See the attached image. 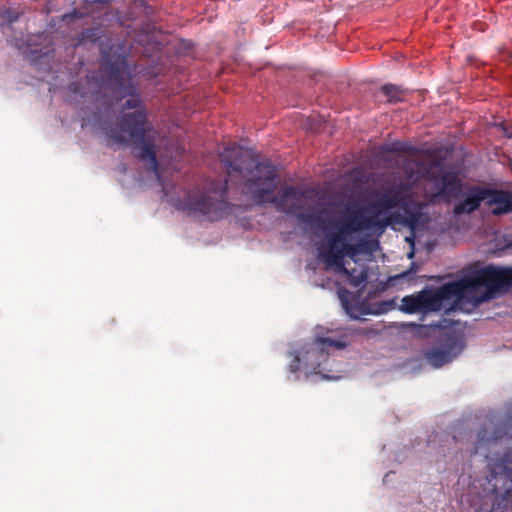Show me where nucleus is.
<instances>
[{"label":"nucleus","instance_id":"obj_21","mask_svg":"<svg viewBox=\"0 0 512 512\" xmlns=\"http://www.w3.org/2000/svg\"><path fill=\"white\" fill-rule=\"evenodd\" d=\"M79 84L78 83H71L70 84V90L74 93H77L79 91Z\"/></svg>","mask_w":512,"mask_h":512},{"label":"nucleus","instance_id":"obj_19","mask_svg":"<svg viewBox=\"0 0 512 512\" xmlns=\"http://www.w3.org/2000/svg\"><path fill=\"white\" fill-rule=\"evenodd\" d=\"M299 368H300V357L298 355H296L294 357V359L292 360V362L289 364V370H290V372L295 373L299 370Z\"/></svg>","mask_w":512,"mask_h":512},{"label":"nucleus","instance_id":"obj_12","mask_svg":"<svg viewBox=\"0 0 512 512\" xmlns=\"http://www.w3.org/2000/svg\"><path fill=\"white\" fill-rule=\"evenodd\" d=\"M486 205L492 208V214L500 216L512 211V193L509 191L486 188Z\"/></svg>","mask_w":512,"mask_h":512},{"label":"nucleus","instance_id":"obj_7","mask_svg":"<svg viewBox=\"0 0 512 512\" xmlns=\"http://www.w3.org/2000/svg\"><path fill=\"white\" fill-rule=\"evenodd\" d=\"M424 177L439 185L435 196H439L444 200L455 199L461 192L462 181L454 171H444L441 168L440 173L437 174L432 168H429L426 170Z\"/></svg>","mask_w":512,"mask_h":512},{"label":"nucleus","instance_id":"obj_25","mask_svg":"<svg viewBox=\"0 0 512 512\" xmlns=\"http://www.w3.org/2000/svg\"><path fill=\"white\" fill-rule=\"evenodd\" d=\"M413 255H414V252L412 251V252H410V253L408 254V257H409V258H412V257H413Z\"/></svg>","mask_w":512,"mask_h":512},{"label":"nucleus","instance_id":"obj_8","mask_svg":"<svg viewBox=\"0 0 512 512\" xmlns=\"http://www.w3.org/2000/svg\"><path fill=\"white\" fill-rule=\"evenodd\" d=\"M463 349L461 337L449 335L442 348H432L425 352V358L434 367L439 368L451 362Z\"/></svg>","mask_w":512,"mask_h":512},{"label":"nucleus","instance_id":"obj_23","mask_svg":"<svg viewBox=\"0 0 512 512\" xmlns=\"http://www.w3.org/2000/svg\"><path fill=\"white\" fill-rule=\"evenodd\" d=\"M410 274V271H406V272H403L400 277H406L407 275Z\"/></svg>","mask_w":512,"mask_h":512},{"label":"nucleus","instance_id":"obj_18","mask_svg":"<svg viewBox=\"0 0 512 512\" xmlns=\"http://www.w3.org/2000/svg\"><path fill=\"white\" fill-rule=\"evenodd\" d=\"M19 16H20V13L18 11L13 10V9H7L1 15L2 24L6 23V24L10 25V24L16 22L19 19Z\"/></svg>","mask_w":512,"mask_h":512},{"label":"nucleus","instance_id":"obj_4","mask_svg":"<svg viewBox=\"0 0 512 512\" xmlns=\"http://www.w3.org/2000/svg\"><path fill=\"white\" fill-rule=\"evenodd\" d=\"M391 223L392 217L380 220L377 215H367L362 207L348 208L343 218L333 224L335 230L327 233L326 242L318 247L319 258L328 267L348 272L345 257H354L360 251L359 245L350 242L351 236L371 228L383 230Z\"/></svg>","mask_w":512,"mask_h":512},{"label":"nucleus","instance_id":"obj_10","mask_svg":"<svg viewBox=\"0 0 512 512\" xmlns=\"http://www.w3.org/2000/svg\"><path fill=\"white\" fill-rule=\"evenodd\" d=\"M507 431L502 424H485L477 433L472 454H485L487 456L490 445L496 443L506 435Z\"/></svg>","mask_w":512,"mask_h":512},{"label":"nucleus","instance_id":"obj_22","mask_svg":"<svg viewBox=\"0 0 512 512\" xmlns=\"http://www.w3.org/2000/svg\"><path fill=\"white\" fill-rule=\"evenodd\" d=\"M96 77L93 75V76H87V82L90 83L92 80H95Z\"/></svg>","mask_w":512,"mask_h":512},{"label":"nucleus","instance_id":"obj_6","mask_svg":"<svg viewBox=\"0 0 512 512\" xmlns=\"http://www.w3.org/2000/svg\"><path fill=\"white\" fill-rule=\"evenodd\" d=\"M179 209L189 216L209 221H218L231 214L233 205L227 201V181H210L203 190L188 194Z\"/></svg>","mask_w":512,"mask_h":512},{"label":"nucleus","instance_id":"obj_3","mask_svg":"<svg viewBox=\"0 0 512 512\" xmlns=\"http://www.w3.org/2000/svg\"><path fill=\"white\" fill-rule=\"evenodd\" d=\"M511 285L512 268L487 266L458 281L448 282L435 290L424 289L403 297L401 310L409 314L435 312L442 308L444 301L453 299V309L471 312L481 303L490 299L488 292L479 293L480 287L494 291Z\"/></svg>","mask_w":512,"mask_h":512},{"label":"nucleus","instance_id":"obj_11","mask_svg":"<svg viewBox=\"0 0 512 512\" xmlns=\"http://www.w3.org/2000/svg\"><path fill=\"white\" fill-rule=\"evenodd\" d=\"M485 192L486 187L479 185L470 187L465 193V198L453 207V215L471 214L478 210L481 203L486 200Z\"/></svg>","mask_w":512,"mask_h":512},{"label":"nucleus","instance_id":"obj_17","mask_svg":"<svg viewBox=\"0 0 512 512\" xmlns=\"http://www.w3.org/2000/svg\"><path fill=\"white\" fill-rule=\"evenodd\" d=\"M346 270L348 272H344V271H340V272L343 274H346L347 276L350 277L349 282L353 287H359L367 279V275L365 272H360L358 275H353L347 268H346Z\"/></svg>","mask_w":512,"mask_h":512},{"label":"nucleus","instance_id":"obj_20","mask_svg":"<svg viewBox=\"0 0 512 512\" xmlns=\"http://www.w3.org/2000/svg\"><path fill=\"white\" fill-rule=\"evenodd\" d=\"M82 16L83 15L80 12L74 10L72 13L63 15V21L69 23V22L73 21L74 19L80 18Z\"/></svg>","mask_w":512,"mask_h":512},{"label":"nucleus","instance_id":"obj_15","mask_svg":"<svg viewBox=\"0 0 512 512\" xmlns=\"http://www.w3.org/2000/svg\"><path fill=\"white\" fill-rule=\"evenodd\" d=\"M101 38L100 28H88L81 31L77 36L78 45L85 44L87 42H97Z\"/></svg>","mask_w":512,"mask_h":512},{"label":"nucleus","instance_id":"obj_24","mask_svg":"<svg viewBox=\"0 0 512 512\" xmlns=\"http://www.w3.org/2000/svg\"><path fill=\"white\" fill-rule=\"evenodd\" d=\"M453 439L455 442H458V435L457 434L453 435Z\"/></svg>","mask_w":512,"mask_h":512},{"label":"nucleus","instance_id":"obj_13","mask_svg":"<svg viewBox=\"0 0 512 512\" xmlns=\"http://www.w3.org/2000/svg\"><path fill=\"white\" fill-rule=\"evenodd\" d=\"M408 186V184L402 182L393 185L389 191L381 194L373 207L378 210V212L400 207V204L403 203Z\"/></svg>","mask_w":512,"mask_h":512},{"label":"nucleus","instance_id":"obj_2","mask_svg":"<svg viewBox=\"0 0 512 512\" xmlns=\"http://www.w3.org/2000/svg\"><path fill=\"white\" fill-rule=\"evenodd\" d=\"M104 61L101 65L104 83L112 86L117 100L131 97L122 106L123 110L134 109L133 112L123 113L117 126H105V135L119 145L126 144L128 139L133 145L135 155L140 160L149 163L155 173L158 172L159 162L156 157L154 138L148 132L152 130L146 110L142 107L141 99L127 76V52L123 47L112 46L110 52L102 50Z\"/></svg>","mask_w":512,"mask_h":512},{"label":"nucleus","instance_id":"obj_1","mask_svg":"<svg viewBox=\"0 0 512 512\" xmlns=\"http://www.w3.org/2000/svg\"><path fill=\"white\" fill-rule=\"evenodd\" d=\"M221 161L228 169V174L237 173L243 180V193L254 203L262 205L271 203L276 210L288 215H295L300 223L311 228L323 229V211L303 210L299 203L306 197V192L294 185H284L277 189V168L269 160L255 162L249 151L233 144L227 146L220 154Z\"/></svg>","mask_w":512,"mask_h":512},{"label":"nucleus","instance_id":"obj_16","mask_svg":"<svg viewBox=\"0 0 512 512\" xmlns=\"http://www.w3.org/2000/svg\"><path fill=\"white\" fill-rule=\"evenodd\" d=\"M382 93L389 102H398L402 97V90L394 84H385L381 87Z\"/></svg>","mask_w":512,"mask_h":512},{"label":"nucleus","instance_id":"obj_5","mask_svg":"<svg viewBox=\"0 0 512 512\" xmlns=\"http://www.w3.org/2000/svg\"><path fill=\"white\" fill-rule=\"evenodd\" d=\"M482 492L467 499L468 512H503L512 505V448L492 459Z\"/></svg>","mask_w":512,"mask_h":512},{"label":"nucleus","instance_id":"obj_9","mask_svg":"<svg viewBox=\"0 0 512 512\" xmlns=\"http://www.w3.org/2000/svg\"><path fill=\"white\" fill-rule=\"evenodd\" d=\"M400 207L402 208L403 211L402 219L398 220V217H400V215H393L391 216L392 222L398 221L404 223L411 229H415L425 222V215L423 212L425 204L413 200L410 186H408L407 192H405L404 200L403 203L400 204Z\"/></svg>","mask_w":512,"mask_h":512},{"label":"nucleus","instance_id":"obj_14","mask_svg":"<svg viewBox=\"0 0 512 512\" xmlns=\"http://www.w3.org/2000/svg\"><path fill=\"white\" fill-rule=\"evenodd\" d=\"M347 342L342 340H333L332 338H318L316 341V347L311 350L312 353L318 352L321 355L328 354V349L330 347L342 349L347 346Z\"/></svg>","mask_w":512,"mask_h":512},{"label":"nucleus","instance_id":"obj_26","mask_svg":"<svg viewBox=\"0 0 512 512\" xmlns=\"http://www.w3.org/2000/svg\"><path fill=\"white\" fill-rule=\"evenodd\" d=\"M511 58H512V54H511Z\"/></svg>","mask_w":512,"mask_h":512}]
</instances>
